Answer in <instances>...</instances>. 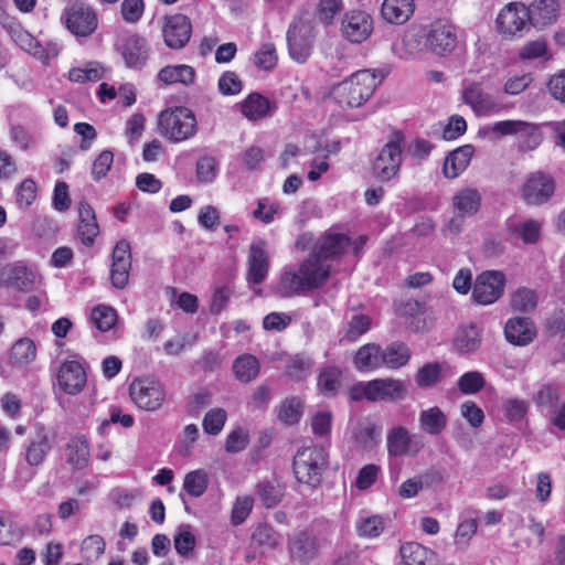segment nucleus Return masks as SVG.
Returning a JSON list of instances; mask_svg holds the SVG:
<instances>
[{"label": "nucleus", "mask_w": 565, "mask_h": 565, "mask_svg": "<svg viewBox=\"0 0 565 565\" xmlns=\"http://www.w3.org/2000/svg\"><path fill=\"white\" fill-rule=\"evenodd\" d=\"M331 266L309 254L297 270L281 274L277 286L280 297H292L322 287L330 277Z\"/></svg>", "instance_id": "f257e3e1"}, {"label": "nucleus", "mask_w": 565, "mask_h": 565, "mask_svg": "<svg viewBox=\"0 0 565 565\" xmlns=\"http://www.w3.org/2000/svg\"><path fill=\"white\" fill-rule=\"evenodd\" d=\"M379 84L374 72L361 70L334 85L331 96L342 108H356L369 100Z\"/></svg>", "instance_id": "f03ea898"}, {"label": "nucleus", "mask_w": 565, "mask_h": 565, "mask_svg": "<svg viewBox=\"0 0 565 565\" xmlns=\"http://www.w3.org/2000/svg\"><path fill=\"white\" fill-rule=\"evenodd\" d=\"M328 451L322 446L309 445L298 449L292 462L297 481L309 488H317L328 468Z\"/></svg>", "instance_id": "7ed1b4c3"}, {"label": "nucleus", "mask_w": 565, "mask_h": 565, "mask_svg": "<svg viewBox=\"0 0 565 565\" xmlns=\"http://www.w3.org/2000/svg\"><path fill=\"white\" fill-rule=\"evenodd\" d=\"M158 125L161 135L173 142L186 140L196 132L195 116L185 107H175L161 111Z\"/></svg>", "instance_id": "20e7f679"}, {"label": "nucleus", "mask_w": 565, "mask_h": 565, "mask_svg": "<svg viewBox=\"0 0 565 565\" xmlns=\"http://www.w3.org/2000/svg\"><path fill=\"white\" fill-rule=\"evenodd\" d=\"M405 136L401 131H394L392 138L383 146L372 163L373 175L381 182H387L395 178L402 164V145Z\"/></svg>", "instance_id": "39448f33"}, {"label": "nucleus", "mask_w": 565, "mask_h": 565, "mask_svg": "<svg viewBox=\"0 0 565 565\" xmlns=\"http://www.w3.org/2000/svg\"><path fill=\"white\" fill-rule=\"evenodd\" d=\"M61 20L67 30L76 36H88L95 32L98 25L94 9L81 1L70 3L64 9Z\"/></svg>", "instance_id": "423d86ee"}, {"label": "nucleus", "mask_w": 565, "mask_h": 565, "mask_svg": "<svg viewBox=\"0 0 565 565\" xmlns=\"http://www.w3.org/2000/svg\"><path fill=\"white\" fill-rule=\"evenodd\" d=\"M490 131L495 137L515 136L519 139L522 149H534L542 141V135L539 127L524 120H501L490 127Z\"/></svg>", "instance_id": "0eeeda50"}, {"label": "nucleus", "mask_w": 565, "mask_h": 565, "mask_svg": "<svg viewBox=\"0 0 565 565\" xmlns=\"http://www.w3.org/2000/svg\"><path fill=\"white\" fill-rule=\"evenodd\" d=\"M129 394L135 404L147 412L159 409L166 398L162 384L152 379H137L129 386Z\"/></svg>", "instance_id": "6e6552de"}, {"label": "nucleus", "mask_w": 565, "mask_h": 565, "mask_svg": "<svg viewBox=\"0 0 565 565\" xmlns=\"http://www.w3.org/2000/svg\"><path fill=\"white\" fill-rule=\"evenodd\" d=\"M505 276L498 270L479 274L472 288V298L479 305H491L501 298L504 291Z\"/></svg>", "instance_id": "1a4fd4ad"}, {"label": "nucleus", "mask_w": 565, "mask_h": 565, "mask_svg": "<svg viewBox=\"0 0 565 565\" xmlns=\"http://www.w3.org/2000/svg\"><path fill=\"white\" fill-rule=\"evenodd\" d=\"M458 44L456 28L443 20L433 22L426 33L425 45L434 54L446 56L451 54Z\"/></svg>", "instance_id": "9d476101"}, {"label": "nucleus", "mask_w": 565, "mask_h": 565, "mask_svg": "<svg viewBox=\"0 0 565 565\" xmlns=\"http://www.w3.org/2000/svg\"><path fill=\"white\" fill-rule=\"evenodd\" d=\"M326 544L323 537H319L310 531H300L296 533L288 544L290 557L303 565L315 559L320 548Z\"/></svg>", "instance_id": "9b49d317"}, {"label": "nucleus", "mask_w": 565, "mask_h": 565, "mask_svg": "<svg viewBox=\"0 0 565 565\" xmlns=\"http://www.w3.org/2000/svg\"><path fill=\"white\" fill-rule=\"evenodd\" d=\"M462 100L478 116H492L505 109L494 96L484 92L479 83L469 84L462 92Z\"/></svg>", "instance_id": "f8f14e48"}, {"label": "nucleus", "mask_w": 565, "mask_h": 565, "mask_svg": "<svg viewBox=\"0 0 565 565\" xmlns=\"http://www.w3.org/2000/svg\"><path fill=\"white\" fill-rule=\"evenodd\" d=\"M373 20L362 10L347 12L341 21V34L351 43H362L372 33Z\"/></svg>", "instance_id": "ddd939ff"}, {"label": "nucleus", "mask_w": 565, "mask_h": 565, "mask_svg": "<svg viewBox=\"0 0 565 565\" xmlns=\"http://www.w3.org/2000/svg\"><path fill=\"white\" fill-rule=\"evenodd\" d=\"M270 256L265 239L254 241L248 250L246 279L249 284L260 285L267 277Z\"/></svg>", "instance_id": "4468645a"}, {"label": "nucleus", "mask_w": 565, "mask_h": 565, "mask_svg": "<svg viewBox=\"0 0 565 565\" xmlns=\"http://www.w3.org/2000/svg\"><path fill=\"white\" fill-rule=\"evenodd\" d=\"M312 29L303 23H292L287 31L289 55L292 60L303 63L310 55L313 42Z\"/></svg>", "instance_id": "2eb2a0df"}, {"label": "nucleus", "mask_w": 565, "mask_h": 565, "mask_svg": "<svg viewBox=\"0 0 565 565\" xmlns=\"http://www.w3.org/2000/svg\"><path fill=\"white\" fill-rule=\"evenodd\" d=\"M555 184L553 179L541 171L531 173L523 186L522 198L527 204L540 205L553 195Z\"/></svg>", "instance_id": "dca6fc26"}, {"label": "nucleus", "mask_w": 565, "mask_h": 565, "mask_svg": "<svg viewBox=\"0 0 565 565\" xmlns=\"http://www.w3.org/2000/svg\"><path fill=\"white\" fill-rule=\"evenodd\" d=\"M350 243L348 235L329 231L318 238L310 254L327 263L341 257Z\"/></svg>", "instance_id": "f3484780"}, {"label": "nucleus", "mask_w": 565, "mask_h": 565, "mask_svg": "<svg viewBox=\"0 0 565 565\" xmlns=\"http://www.w3.org/2000/svg\"><path fill=\"white\" fill-rule=\"evenodd\" d=\"M163 40L168 47L180 50L186 45L192 34V24L184 14H173L166 18L162 29Z\"/></svg>", "instance_id": "a211bd4d"}, {"label": "nucleus", "mask_w": 565, "mask_h": 565, "mask_svg": "<svg viewBox=\"0 0 565 565\" xmlns=\"http://www.w3.org/2000/svg\"><path fill=\"white\" fill-rule=\"evenodd\" d=\"M387 451L391 456L417 455L424 448V441L418 435H411L403 426H396L387 434Z\"/></svg>", "instance_id": "6ab92c4d"}, {"label": "nucleus", "mask_w": 565, "mask_h": 565, "mask_svg": "<svg viewBox=\"0 0 565 565\" xmlns=\"http://www.w3.org/2000/svg\"><path fill=\"white\" fill-rule=\"evenodd\" d=\"M53 448V440L42 424L35 425V436L30 438L23 452L24 460L32 468L40 467Z\"/></svg>", "instance_id": "aec40b11"}, {"label": "nucleus", "mask_w": 565, "mask_h": 565, "mask_svg": "<svg viewBox=\"0 0 565 565\" xmlns=\"http://www.w3.org/2000/svg\"><path fill=\"white\" fill-rule=\"evenodd\" d=\"M87 382L86 371L78 361H65L57 372L60 388L70 395L81 393Z\"/></svg>", "instance_id": "412c9836"}, {"label": "nucleus", "mask_w": 565, "mask_h": 565, "mask_svg": "<svg viewBox=\"0 0 565 565\" xmlns=\"http://www.w3.org/2000/svg\"><path fill=\"white\" fill-rule=\"evenodd\" d=\"M111 258V284L115 288L122 289L128 282L131 268L130 244L125 239L119 241L114 247Z\"/></svg>", "instance_id": "4be33fe9"}, {"label": "nucleus", "mask_w": 565, "mask_h": 565, "mask_svg": "<svg viewBox=\"0 0 565 565\" xmlns=\"http://www.w3.org/2000/svg\"><path fill=\"white\" fill-rule=\"evenodd\" d=\"M118 50L126 66L130 68H141L149 57L147 41L138 34H130L122 38L118 44Z\"/></svg>", "instance_id": "5701e85b"}, {"label": "nucleus", "mask_w": 565, "mask_h": 565, "mask_svg": "<svg viewBox=\"0 0 565 565\" xmlns=\"http://www.w3.org/2000/svg\"><path fill=\"white\" fill-rule=\"evenodd\" d=\"M529 23V10L522 3H510L497 18L498 30L508 35H515Z\"/></svg>", "instance_id": "b1692460"}, {"label": "nucleus", "mask_w": 565, "mask_h": 565, "mask_svg": "<svg viewBox=\"0 0 565 565\" xmlns=\"http://www.w3.org/2000/svg\"><path fill=\"white\" fill-rule=\"evenodd\" d=\"M371 402L390 399L402 401L407 394L404 381L396 379H375L369 382Z\"/></svg>", "instance_id": "393cba45"}, {"label": "nucleus", "mask_w": 565, "mask_h": 565, "mask_svg": "<svg viewBox=\"0 0 565 565\" xmlns=\"http://www.w3.org/2000/svg\"><path fill=\"white\" fill-rule=\"evenodd\" d=\"M504 335L508 342L514 345H527L536 337L534 322L526 317H514L507 321Z\"/></svg>", "instance_id": "a878e982"}, {"label": "nucleus", "mask_w": 565, "mask_h": 565, "mask_svg": "<svg viewBox=\"0 0 565 565\" xmlns=\"http://www.w3.org/2000/svg\"><path fill=\"white\" fill-rule=\"evenodd\" d=\"M452 205L456 214L451 223H455L458 217L472 216L479 211L481 194L476 189H461L454 195Z\"/></svg>", "instance_id": "bb28decb"}, {"label": "nucleus", "mask_w": 565, "mask_h": 565, "mask_svg": "<svg viewBox=\"0 0 565 565\" xmlns=\"http://www.w3.org/2000/svg\"><path fill=\"white\" fill-rule=\"evenodd\" d=\"M415 11L414 0H384L381 7L383 19L396 25L406 23Z\"/></svg>", "instance_id": "cd10ccee"}, {"label": "nucleus", "mask_w": 565, "mask_h": 565, "mask_svg": "<svg viewBox=\"0 0 565 565\" xmlns=\"http://www.w3.org/2000/svg\"><path fill=\"white\" fill-rule=\"evenodd\" d=\"M78 216L77 235L84 245L92 246L99 233L95 212L87 202L82 201L78 204Z\"/></svg>", "instance_id": "c85d7f7f"}, {"label": "nucleus", "mask_w": 565, "mask_h": 565, "mask_svg": "<svg viewBox=\"0 0 565 565\" xmlns=\"http://www.w3.org/2000/svg\"><path fill=\"white\" fill-rule=\"evenodd\" d=\"M526 9L530 24L542 29L556 20L558 4L556 0H536Z\"/></svg>", "instance_id": "c756f323"}, {"label": "nucleus", "mask_w": 565, "mask_h": 565, "mask_svg": "<svg viewBox=\"0 0 565 565\" xmlns=\"http://www.w3.org/2000/svg\"><path fill=\"white\" fill-rule=\"evenodd\" d=\"M475 148L471 145H465L451 151L444 161L443 172L448 179L457 178L468 167Z\"/></svg>", "instance_id": "7c9ffc66"}, {"label": "nucleus", "mask_w": 565, "mask_h": 565, "mask_svg": "<svg viewBox=\"0 0 565 565\" xmlns=\"http://www.w3.org/2000/svg\"><path fill=\"white\" fill-rule=\"evenodd\" d=\"M195 75L194 68L190 65H167L159 71L157 81L164 85L182 84L189 86L194 83Z\"/></svg>", "instance_id": "2f4dec72"}, {"label": "nucleus", "mask_w": 565, "mask_h": 565, "mask_svg": "<svg viewBox=\"0 0 565 565\" xmlns=\"http://www.w3.org/2000/svg\"><path fill=\"white\" fill-rule=\"evenodd\" d=\"M418 423L423 433L438 436L446 429L448 417L438 406H433L419 413Z\"/></svg>", "instance_id": "473e14b6"}, {"label": "nucleus", "mask_w": 565, "mask_h": 565, "mask_svg": "<svg viewBox=\"0 0 565 565\" xmlns=\"http://www.w3.org/2000/svg\"><path fill=\"white\" fill-rule=\"evenodd\" d=\"M412 356L411 349L399 341H395L382 349L381 362L391 370L405 366Z\"/></svg>", "instance_id": "72a5a7b5"}, {"label": "nucleus", "mask_w": 565, "mask_h": 565, "mask_svg": "<svg viewBox=\"0 0 565 565\" xmlns=\"http://www.w3.org/2000/svg\"><path fill=\"white\" fill-rule=\"evenodd\" d=\"M403 313L412 318L409 326L415 331H425L433 324L430 310L422 302L408 300L403 305Z\"/></svg>", "instance_id": "f704fd0d"}, {"label": "nucleus", "mask_w": 565, "mask_h": 565, "mask_svg": "<svg viewBox=\"0 0 565 565\" xmlns=\"http://www.w3.org/2000/svg\"><path fill=\"white\" fill-rule=\"evenodd\" d=\"M0 25L10 35L11 40L21 49H30L33 42L31 34L0 6Z\"/></svg>", "instance_id": "c9c22d12"}, {"label": "nucleus", "mask_w": 565, "mask_h": 565, "mask_svg": "<svg viewBox=\"0 0 565 565\" xmlns=\"http://www.w3.org/2000/svg\"><path fill=\"white\" fill-rule=\"evenodd\" d=\"M382 348L375 343L361 347L354 356V364L360 371L376 370L384 366L381 362Z\"/></svg>", "instance_id": "e433bc0d"}, {"label": "nucleus", "mask_w": 565, "mask_h": 565, "mask_svg": "<svg viewBox=\"0 0 565 565\" xmlns=\"http://www.w3.org/2000/svg\"><path fill=\"white\" fill-rule=\"evenodd\" d=\"M285 494V488L277 480L260 481L256 487V495L266 509L278 505Z\"/></svg>", "instance_id": "4c0bfd02"}, {"label": "nucleus", "mask_w": 565, "mask_h": 565, "mask_svg": "<svg viewBox=\"0 0 565 565\" xmlns=\"http://www.w3.org/2000/svg\"><path fill=\"white\" fill-rule=\"evenodd\" d=\"M480 343L481 330L477 324L460 328L454 340V345L460 353L472 352L480 347Z\"/></svg>", "instance_id": "58836bf2"}, {"label": "nucleus", "mask_w": 565, "mask_h": 565, "mask_svg": "<svg viewBox=\"0 0 565 565\" xmlns=\"http://www.w3.org/2000/svg\"><path fill=\"white\" fill-rule=\"evenodd\" d=\"M67 462L74 469H84L89 460V448L87 440L81 436L70 440L66 447Z\"/></svg>", "instance_id": "ea45409f"}, {"label": "nucleus", "mask_w": 565, "mask_h": 565, "mask_svg": "<svg viewBox=\"0 0 565 565\" xmlns=\"http://www.w3.org/2000/svg\"><path fill=\"white\" fill-rule=\"evenodd\" d=\"M399 554L406 565H426L435 556L431 550L416 542L404 543Z\"/></svg>", "instance_id": "a19ab883"}, {"label": "nucleus", "mask_w": 565, "mask_h": 565, "mask_svg": "<svg viewBox=\"0 0 565 565\" xmlns=\"http://www.w3.org/2000/svg\"><path fill=\"white\" fill-rule=\"evenodd\" d=\"M259 369L258 360L252 354H242L233 363L234 375L243 383H248L256 379Z\"/></svg>", "instance_id": "79ce46f5"}, {"label": "nucleus", "mask_w": 565, "mask_h": 565, "mask_svg": "<svg viewBox=\"0 0 565 565\" xmlns=\"http://www.w3.org/2000/svg\"><path fill=\"white\" fill-rule=\"evenodd\" d=\"M252 545L264 551H270L277 547L280 541V535L274 527L267 523L258 524L250 536Z\"/></svg>", "instance_id": "37998d69"}, {"label": "nucleus", "mask_w": 565, "mask_h": 565, "mask_svg": "<svg viewBox=\"0 0 565 565\" xmlns=\"http://www.w3.org/2000/svg\"><path fill=\"white\" fill-rule=\"evenodd\" d=\"M269 102L258 93L249 94L242 103V113L249 120H258L267 116Z\"/></svg>", "instance_id": "c03bdc74"}, {"label": "nucleus", "mask_w": 565, "mask_h": 565, "mask_svg": "<svg viewBox=\"0 0 565 565\" xmlns=\"http://www.w3.org/2000/svg\"><path fill=\"white\" fill-rule=\"evenodd\" d=\"M173 545L180 556L188 558L192 555L196 545V539L192 533V526L190 524H180L178 526L173 537Z\"/></svg>", "instance_id": "a18cd8bd"}, {"label": "nucleus", "mask_w": 565, "mask_h": 565, "mask_svg": "<svg viewBox=\"0 0 565 565\" xmlns=\"http://www.w3.org/2000/svg\"><path fill=\"white\" fill-rule=\"evenodd\" d=\"M341 371L335 366H327L319 373L318 388L326 396H335L341 386Z\"/></svg>", "instance_id": "49530a36"}, {"label": "nucleus", "mask_w": 565, "mask_h": 565, "mask_svg": "<svg viewBox=\"0 0 565 565\" xmlns=\"http://www.w3.org/2000/svg\"><path fill=\"white\" fill-rule=\"evenodd\" d=\"M510 305L514 311L530 313L536 308L537 295L530 288L521 287L511 295Z\"/></svg>", "instance_id": "de8ad7c7"}, {"label": "nucleus", "mask_w": 565, "mask_h": 565, "mask_svg": "<svg viewBox=\"0 0 565 565\" xmlns=\"http://www.w3.org/2000/svg\"><path fill=\"white\" fill-rule=\"evenodd\" d=\"M559 399V388L554 383L543 384L533 396V402L537 408L543 411H553Z\"/></svg>", "instance_id": "09e8293b"}, {"label": "nucleus", "mask_w": 565, "mask_h": 565, "mask_svg": "<svg viewBox=\"0 0 565 565\" xmlns=\"http://www.w3.org/2000/svg\"><path fill=\"white\" fill-rule=\"evenodd\" d=\"M385 523L380 515L361 516L355 523V531L360 537L374 539L384 531Z\"/></svg>", "instance_id": "8fccbe9b"}, {"label": "nucleus", "mask_w": 565, "mask_h": 565, "mask_svg": "<svg viewBox=\"0 0 565 565\" xmlns=\"http://www.w3.org/2000/svg\"><path fill=\"white\" fill-rule=\"evenodd\" d=\"M90 320L99 331L106 332L115 326L117 312L109 306L99 305L92 310Z\"/></svg>", "instance_id": "3c124183"}, {"label": "nucleus", "mask_w": 565, "mask_h": 565, "mask_svg": "<svg viewBox=\"0 0 565 565\" xmlns=\"http://www.w3.org/2000/svg\"><path fill=\"white\" fill-rule=\"evenodd\" d=\"M36 348L29 338L18 340L11 348V359L14 364H28L35 359Z\"/></svg>", "instance_id": "603ef678"}, {"label": "nucleus", "mask_w": 565, "mask_h": 565, "mask_svg": "<svg viewBox=\"0 0 565 565\" xmlns=\"http://www.w3.org/2000/svg\"><path fill=\"white\" fill-rule=\"evenodd\" d=\"M209 477L204 470H194L185 475L183 489L194 498L201 497L207 488Z\"/></svg>", "instance_id": "864d4df0"}, {"label": "nucleus", "mask_w": 565, "mask_h": 565, "mask_svg": "<svg viewBox=\"0 0 565 565\" xmlns=\"http://www.w3.org/2000/svg\"><path fill=\"white\" fill-rule=\"evenodd\" d=\"M34 274L20 263L12 264L10 287L20 291H29L34 285Z\"/></svg>", "instance_id": "5fc2aeb1"}, {"label": "nucleus", "mask_w": 565, "mask_h": 565, "mask_svg": "<svg viewBox=\"0 0 565 565\" xmlns=\"http://www.w3.org/2000/svg\"><path fill=\"white\" fill-rule=\"evenodd\" d=\"M103 72L98 63L90 62L85 67H73L68 72V78L72 82L84 83L88 81L96 82L102 78Z\"/></svg>", "instance_id": "6e6d98bb"}, {"label": "nucleus", "mask_w": 565, "mask_h": 565, "mask_svg": "<svg viewBox=\"0 0 565 565\" xmlns=\"http://www.w3.org/2000/svg\"><path fill=\"white\" fill-rule=\"evenodd\" d=\"M440 365L438 363H426L416 373V384L422 388H428L440 380Z\"/></svg>", "instance_id": "4d7b16f0"}, {"label": "nucleus", "mask_w": 565, "mask_h": 565, "mask_svg": "<svg viewBox=\"0 0 565 565\" xmlns=\"http://www.w3.org/2000/svg\"><path fill=\"white\" fill-rule=\"evenodd\" d=\"M226 412L223 408L210 409L203 418V429L209 435H218L226 422Z\"/></svg>", "instance_id": "13d9d810"}, {"label": "nucleus", "mask_w": 565, "mask_h": 565, "mask_svg": "<svg viewBox=\"0 0 565 565\" xmlns=\"http://www.w3.org/2000/svg\"><path fill=\"white\" fill-rule=\"evenodd\" d=\"M277 61L276 47L273 43L262 44L254 55L255 65L264 71L273 70Z\"/></svg>", "instance_id": "bf43d9fd"}, {"label": "nucleus", "mask_w": 565, "mask_h": 565, "mask_svg": "<svg viewBox=\"0 0 565 565\" xmlns=\"http://www.w3.org/2000/svg\"><path fill=\"white\" fill-rule=\"evenodd\" d=\"M105 541L100 535H89L83 540L81 551L86 561H96L105 552Z\"/></svg>", "instance_id": "052dcab7"}, {"label": "nucleus", "mask_w": 565, "mask_h": 565, "mask_svg": "<svg viewBox=\"0 0 565 565\" xmlns=\"http://www.w3.org/2000/svg\"><path fill=\"white\" fill-rule=\"evenodd\" d=\"M301 416V403L296 397H290L285 399L278 413V418L288 425H294L298 423Z\"/></svg>", "instance_id": "680f3d73"}, {"label": "nucleus", "mask_w": 565, "mask_h": 565, "mask_svg": "<svg viewBox=\"0 0 565 565\" xmlns=\"http://www.w3.org/2000/svg\"><path fill=\"white\" fill-rule=\"evenodd\" d=\"M483 375L477 371L462 374L458 380V387L463 394H476L484 386Z\"/></svg>", "instance_id": "e2e57ef3"}, {"label": "nucleus", "mask_w": 565, "mask_h": 565, "mask_svg": "<svg viewBox=\"0 0 565 565\" xmlns=\"http://www.w3.org/2000/svg\"><path fill=\"white\" fill-rule=\"evenodd\" d=\"M371 328V318L366 315H354L349 323L345 332V339L355 341Z\"/></svg>", "instance_id": "0e129e2a"}, {"label": "nucleus", "mask_w": 565, "mask_h": 565, "mask_svg": "<svg viewBox=\"0 0 565 565\" xmlns=\"http://www.w3.org/2000/svg\"><path fill=\"white\" fill-rule=\"evenodd\" d=\"M502 408L509 422H520L529 411V403L524 399L509 398L503 402Z\"/></svg>", "instance_id": "69168bd1"}, {"label": "nucleus", "mask_w": 565, "mask_h": 565, "mask_svg": "<svg viewBox=\"0 0 565 565\" xmlns=\"http://www.w3.org/2000/svg\"><path fill=\"white\" fill-rule=\"evenodd\" d=\"M253 503L254 499L249 495L236 499L231 515L233 525H239L247 519L253 509Z\"/></svg>", "instance_id": "338daca9"}, {"label": "nucleus", "mask_w": 565, "mask_h": 565, "mask_svg": "<svg viewBox=\"0 0 565 565\" xmlns=\"http://www.w3.org/2000/svg\"><path fill=\"white\" fill-rule=\"evenodd\" d=\"M36 198V184L31 179L22 181L17 191L15 202L21 209L29 207Z\"/></svg>", "instance_id": "774afa93"}]
</instances>
